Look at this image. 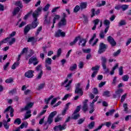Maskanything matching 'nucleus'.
Here are the masks:
<instances>
[{
    "instance_id": "f257e3e1",
    "label": "nucleus",
    "mask_w": 131,
    "mask_h": 131,
    "mask_svg": "<svg viewBox=\"0 0 131 131\" xmlns=\"http://www.w3.org/2000/svg\"><path fill=\"white\" fill-rule=\"evenodd\" d=\"M10 115L11 117H13L14 116V108H12V106H8L4 112V113L6 115V118L8 119L6 122H10L11 121V118H9V113H10Z\"/></svg>"
},
{
    "instance_id": "f03ea898",
    "label": "nucleus",
    "mask_w": 131,
    "mask_h": 131,
    "mask_svg": "<svg viewBox=\"0 0 131 131\" xmlns=\"http://www.w3.org/2000/svg\"><path fill=\"white\" fill-rule=\"evenodd\" d=\"M57 115V111H54L50 113L49 115L47 121L45 122V125H47V124H51L52 122H53V120L54 119V117Z\"/></svg>"
},
{
    "instance_id": "7ed1b4c3",
    "label": "nucleus",
    "mask_w": 131,
    "mask_h": 131,
    "mask_svg": "<svg viewBox=\"0 0 131 131\" xmlns=\"http://www.w3.org/2000/svg\"><path fill=\"white\" fill-rule=\"evenodd\" d=\"M106 49H108V45H105L103 42H100L99 46V49L98 51V54H103V53L106 52Z\"/></svg>"
},
{
    "instance_id": "20e7f679",
    "label": "nucleus",
    "mask_w": 131,
    "mask_h": 131,
    "mask_svg": "<svg viewBox=\"0 0 131 131\" xmlns=\"http://www.w3.org/2000/svg\"><path fill=\"white\" fill-rule=\"evenodd\" d=\"M80 111V105L76 107V110L74 111L73 114L72 115V118L76 120L80 117V115L78 114V112Z\"/></svg>"
},
{
    "instance_id": "39448f33",
    "label": "nucleus",
    "mask_w": 131,
    "mask_h": 131,
    "mask_svg": "<svg viewBox=\"0 0 131 131\" xmlns=\"http://www.w3.org/2000/svg\"><path fill=\"white\" fill-rule=\"evenodd\" d=\"M75 94L79 95V96H82L83 95V91L82 88H80V83H78L76 85V88L75 90Z\"/></svg>"
},
{
    "instance_id": "423d86ee",
    "label": "nucleus",
    "mask_w": 131,
    "mask_h": 131,
    "mask_svg": "<svg viewBox=\"0 0 131 131\" xmlns=\"http://www.w3.org/2000/svg\"><path fill=\"white\" fill-rule=\"evenodd\" d=\"M72 83V80H70L69 81V79H66L64 82L62 83V85L64 87L66 88L67 91H69L70 90V88H71V86L70 84Z\"/></svg>"
},
{
    "instance_id": "0eeeda50",
    "label": "nucleus",
    "mask_w": 131,
    "mask_h": 131,
    "mask_svg": "<svg viewBox=\"0 0 131 131\" xmlns=\"http://www.w3.org/2000/svg\"><path fill=\"white\" fill-rule=\"evenodd\" d=\"M4 43H7L9 42V46H12L13 43L16 42V39L15 38H11V37L6 38L3 40Z\"/></svg>"
},
{
    "instance_id": "6e6552de",
    "label": "nucleus",
    "mask_w": 131,
    "mask_h": 131,
    "mask_svg": "<svg viewBox=\"0 0 131 131\" xmlns=\"http://www.w3.org/2000/svg\"><path fill=\"white\" fill-rule=\"evenodd\" d=\"M34 20L32 21V24L30 25L31 29H33L34 28H36L37 27V25H38L39 23L37 21V17L36 16L33 17Z\"/></svg>"
},
{
    "instance_id": "1a4fd4ad",
    "label": "nucleus",
    "mask_w": 131,
    "mask_h": 131,
    "mask_svg": "<svg viewBox=\"0 0 131 131\" xmlns=\"http://www.w3.org/2000/svg\"><path fill=\"white\" fill-rule=\"evenodd\" d=\"M38 60H37V58L34 56L32 57L31 58L29 59V64L30 65V64H32L33 63V66H35L36 65H37L38 64Z\"/></svg>"
},
{
    "instance_id": "9d476101",
    "label": "nucleus",
    "mask_w": 131,
    "mask_h": 131,
    "mask_svg": "<svg viewBox=\"0 0 131 131\" xmlns=\"http://www.w3.org/2000/svg\"><path fill=\"white\" fill-rule=\"evenodd\" d=\"M107 41L111 45L112 47H115V46H116V41H115L114 38L111 36L107 37Z\"/></svg>"
},
{
    "instance_id": "9b49d317",
    "label": "nucleus",
    "mask_w": 131,
    "mask_h": 131,
    "mask_svg": "<svg viewBox=\"0 0 131 131\" xmlns=\"http://www.w3.org/2000/svg\"><path fill=\"white\" fill-rule=\"evenodd\" d=\"M66 128V124H64L62 125H59L57 126H55L53 129L55 131H58V130H63V129H65Z\"/></svg>"
},
{
    "instance_id": "f8f14e48",
    "label": "nucleus",
    "mask_w": 131,
    "mask_h": 131,
    "mask_svg": "<svg viewBox=\"0 0 131 131\" xmlns=\"http://www.w3.org/2000/svg\"><path fill=\"white\" fill-rule=\"evenodd\" d=\"M33 73H34V71L29 70L28 72L25 73V76L28 78H32L34 76Z\"/></svg>"
},
{
    "instance_id": "ddd939ff",
    "label": "nucleus",
    "mask_w": 131,
    "mask_h": 131,
    "mask_svg": "<svg viewBox=\"0 0 131 131\" xmlns=\"http://www.w3.org/2000/svg\"><path fill=\"white\" fill-rule=\"evenodd\" d=\"M66 33L64 32H62L61 30H58L56 32H55V37H60V36H62L64 37L66 35Z\"/></svg>"
},
{
    "instance_id": "4468645a",
    "label": "nucleus",
    "mask_w": 131,
    "mask_h": 131,
    "mask_svg": "<svg viewBox=\"0 0 131 131\" xmlns=\"http://www.w3.org/2000/svg\"><path fill=\"white\" fill-rule=\"evenodd\" d=\"M32 106H33V103L30 102L28 103L25 108H22L20 109V112H23V111H27L28 110H29V108H32Z\"/></svg>"
},
{
    "instance_id": "2eb2a0df",
    "label": "nucleus",
    "mask_w": 131,
    "mask_h": 131,
    "mask_svg": "<svg viewBox=\"0 0 131 131\" xmlns=\"http://www.w3.org/2000/svg\"><path fill=\"white\" fill-rule=\"evenodd\" d=\"M42 10V7H39L33 13L32 16L33 17H38V15L40 12H41Z\"/></svg>"
},
{
    "instance_id": "dca6fc26",
    "label": "nucleus",
    "mask_w": 131,
    "mask_h": 131,
    "mask_svg": "<svg viewBox=\"0 0 131 131\" xmlns=\"http://www.w3.org/2000/svg\"><path fill=\"white\" fill-rule=\"evenodd\" d=\"M101 64L104 70H106L107 69V66H106V63H107V58L105 57H101Z\"/></svg>"
},
{
    "instance_id": "f3484780",
    "label": "nucleus",
    "mask_w": 131,
    "mask_h": 131,
    "mask_svg": "<svg viewBox=\"0 0 131 131\" xmlns=\"http://www.w3.org/2000/svg\"><path fill=\"white\" fill-rule=\"evenodd\" d=\"M89 102V100L85 99L83 102V106L82 110L84 112H86V111L89 109V106H88V102Z\"/></svg>"
},
{
    "instance_id": "a211bd4d",
    "label": "nucleus",
    "mask_w": 131,
    "mask_h": 131,
    "mask_svg": "<svg viewBox=\"0 0 131 131\" xmlns=\"http://www.w3.org/2000/svg\"><path fill=\"white\" fill-rule=\"evenodd\" d=\"M67 24V20H66V19H61L60 21L58 23L57 25L59 28H61V27L63 26H66Z\"/></svg>"
},
{
    "instance_id": "6ab92c4d",
    "label": "nucleus",
    "mask_w": 131,
    "mask_h": 131,
    "mask_svg": "<svg viewBox=\"0 0 131 131\" xmlns=\"http://www.w3.org/2000/svg\"><path fill=\"white\" fill-rule=\"evenodd\" d=\"M51 24V17L48 16V14L45 16L44 24L49 25Z\"/></svg>"
},
{
    "instance_id": "aec40b11",
    "label": "nucleus",
    "mask_w": 131,
    "mask_h": 131,
    "mask_svg": "<svg viewBox=\"0 0 131 131\" xmlns=\"http://www.w3.org/2000/svg\"><path fill=\"white\" fill-rule=\"evenodd\" d=\"M29 117H31V111L30 110L27 111L25 115L24 118L23 119V120H26V119H28Z\"/></svg>"
},
{
    "instance_id": "412c9836",
    "label": "nucleus",
    "mask_w": 131,
    "mask_h": 131,
    "mask_svg": "<svg viewBox=\"0 0 131 131\" xmlns=\"http://www.w3.org/2000/svg\"><path fill=\"white\" fill-rule=\"evenodd\" d=\"M99 22H100V19H99L98 18L93 20V23L94 24V26L92 28V30H96L97 25H98V24H99Z\"/></svg>"
},
{
    "instance_id": "4be33fe9",
    "label": "nucleus",
    "mask_w": 131,
    "mask_h": 131,
    "mask_svg": "<svg viewBox=\"0 0 131 131\" xmlns=\"http://www.w3.org/2000/svg\"><path fill=\"white\" fill-rule=\"evenodd\" d=\"M79 45L80 46V43H81V46L82 47H85V43H86V40L83 38H79Z\"/></svg>"
},
{
    "instance_id": "5701e85b",
    "label": "nucleus",
    "mask_w": 131,
    "mask_h": 131,
    "mask_svg": "<svg viewBox=\"0 0 131 131\" xmlns=\"http://www.w3.org/2000/svg\"><path fill=\"white\" fill-rule=\"evenodd\" d=\"M36 71L38 73H42V66L41 64L38 65L35 68Z\"/></svg>"
},
{
    "instance_id": "b1692460",
    "label": "nucleus",
    "mask_w": 131,
    "mask_h": 131,
    "mask_svg": "<svg viewBox=\"0 0 131 131\" xmlns=\"http://www.w3.org/2000/svg\"><path fill=\"white\" fill-rule=\"evenodd\" d=\"M79 38H80V37H76L73 41L70 42V46L71 47H72V46H74V45H75V43L78 41V39H79Z\"/></svg>"
},
{
    "instance_id": "393cba45",
    "label": "nucleus",
    "mask_w": 131,
    "mask_h": 131,
    "mask_svg": "<svg viewBox=\"0 0 131 131\" xmlns=\"http://www.w3.org/2000/svg\"><path fill=\"white\" fill-rule=\"evenodd\" d=\"M30 29H31V27L30 25H28L27 26H26L24 29L25 34H27V33H28Z\"/></svg>"
},
{
    "instance_id": "a878e982",
    "label": "nucleus",
    "mask_w": 131,
    "mask_h": 131,
    "mask_svg": "<svg viewBox=\"0 0 131 131\" xmlns=\"http://www.w3.org/2000/svg\"><path fill=\"white\" fill-rule=\"evenodd\" d=\"M52 58L48 57L45 60L46 65H51L52 64Z\"/></svg>"
},
{
    "instance_id": "bb28decb",
    "label": "nucleus",
    "mask_w": 131,
    "mask_h": 131,
    "mask_svg": "<svg viewBox=\"0 0 131 131\" xmlns=\"http://www.w3.org/2000/svg\"><path fill=\"white\" fill-rule=\"evenodd\" d=\"M88 3L86 2H83L80 3V8L81 10H83V9H85L86 8V6Z\"/></svg>"
},
{
    "instance_id": "cd10ccee",
    "label": "nucleus",
    "mask_w": 131,
    "mask_h": 131,
    "mask_svg": "<svg viewBox=\"0 0 131 131\" xmlns=\"http://www.w3.org/2000/svg\"><path fill=\"white\" fill-rule=\"evenodd\" d=\"M3 125L6 129H8L10 127V124L8 123L6 120L3 121Z\"/></svg>"
},
{
    "instance_id": "c85d7f7f",
    "label": "nucleus",
    "mask_w": 131,
    "mask_h": 131,
    "mask_svg": "<svg viewBox=\"0 0 131 131\" xmlns=\"http://www.w3.org/2000/svg\"><path fill=\"white\" fill-rule=\"evenodd\" d=\"M19 12H20V8H19V7H16L14 9L12 14L13 16H16V14H18Z\"/></svg>"
},
{
    "instance_id": "c756f323",
    "label": "nucleus",
    "mask_w": 131,
    "mask_h": 131,
    "mask_svg": "<svg viewBox=\"0 0 131 131\" xmlns=\"http://www.w3.org/2000/svg\"><path fill=\"white\" fill-rule=\"evenodd\" d=\"M28 52V49L27 48H25L23 49L22 51L20 52V54L22 56L23 55H27Z\"/></svg>"
},
{
    "instance_id": "7c9ffc66",
    "label": "nucleus",
    "mask_w": 131,
    "mask_h": 131,
    "mask_svg": "<svg viewBox=\"0 0 131 131\" xmlns=\"http://www.w3.org/2000/svg\"><path fill=\"white\" fill-rule=\"evenodd\" d=\"M53 98H54V95H51L49 98H46L45 99V102L46 104L47 105H48V104H49L50 103V101H51V100H52V99H53Z\"/></svg>"
},
{
    "instance_id": "2f4dec72",
    "label": "nucleus",
    "mask_w": 131,
    "mask_h": 131,
    "mask_svg": "<svg viewBox=\"0 0 131 131\" xmlns=\"http://www.w3.org/2000/svg\"><path fill=\"white\" fill-rule=\"evenodd\" d=\"M20 65V62H15L12 65L11 67V69H13L14 70V69H16V67H18Z\"/></svg>"
},
{
    "instance_id": "473e14b6",
    "label": "nucleus",
    "mask_w": 131,
    "mask_h": 131,
    "mask_svg": "<svg viewBox=\"0 0 131 131\" xmlns=\"http://www.w3.org/2000/svg\"><path fill=\"white\" fill-rule=\"evenodd\" d=\"M77 68V65L75 63L70 67V71H74V70H76Z\"/></svg>"
},
{
    "instance_id": "72a5a7b5",
    "label": "nucleus",
    "mask_w": 131,
    "mask_h": 131,
    "mask_svg": "<svg viewBox=\"0 0 131 131\" xmlns=\"http://www.w3.org/2000/svg\"><path fill=\"white\" fill-rule=\"evenodd\" d=\"M14 124H18L19 125V124H21V123H22V121H21V119L20 118H17L14 120Z\"/></svg>"
},
{
    "instance_id": "f704fd0d",
    "label": "nucleus",
    "mask_w": 131,
    "mask_h": 131,
    "mask_svg": "<svg viewBox=\"0 0 131 131\" xmlns=\"http://www.w3.org/2000/svg\"><path fill=\"white\" fill-rule=\"evenodd\" d=\"M114 112H115V110H112L109 112H107L105 113L106 116H109V115H113Z\"/></svg>"
},
{
    "instance_id": "c9c22d12",
    "label": "nucleus",
    "mask_w": 131,
    "mask_h": 131,
    "mask_svg": "<svg viewBox=\"0 0 131 131\" xmlns=\"http://www.w3.org/2000/svg\"><path fill=\"white\" fill-rule=\"evenodd\" d=\"M60 18H61V17L59 15H55L53 18V24H55V23H56V21H57V20H59Z\"/></svg>"
},
{
    "instance_id": "e433bc0d",
    "label": "nucleus",
    "mask_w": 131,
    "mask_h": 131,
    "mask_svg": "<svg viewBox=\"0 0 131 131\" xmlns=\"http://www.w3.org/2000/svg\"><path fill=\"white\" fill-rule=\"evenodd\" d=\"M104 97H110V92L109 91H104L102 94Z\"/></svg>"
},
{
    "instance_id": "4c0bfd02",
    "label": "nucleus",
    "mask_w": 131,
    "mask_h": 131,
    "mask_svg": "<svg viewBox=\"0 0 131 131\" xmlns=\"http://www.w3.org/2000/svg\"><path fill=\"white\" fill-rule=\"evenodd\" d=\"M123 93V90L122 89H118L117 91L115 92V93L117 94V95H118L119 96H121V94Z\"/></svg>"
},
{
    "instance_id": "58836bf2",
    "label": "nucleus",
    "mask_w": 131,
    "mask_h": 131,
    "mask_svg": "<svg viewBox=\"0 0 131 131\" xmlns=\"http://www.w3.org/2000/svg\"><path fill=\"white\" fill-rule=\"evenodd\" d=\"M16 7H19V8H23V5H22V2L20 1H17L15 4Z\"/></svg>"
},
{
    "instance_id": "ea45409f",
    "label": "nucleus",
    "mask_w": 131,
    "mask_h": 131,
    "mask_svg": "<svg viewBox=\"0 0 131 131\" xmlns=\"http://www.w3.org/2000/svg\"><path fill=\"white\" fill-rule=\"evenodd\" d=\"M95 126V121H92L89 124L88 127L90 129H92V128H94Z\"/></svg>"
},
{
    "instance_id": "a19ab883",
    "label": "nucleus",
    "mask_w": 131,
    "mask_h": 131,
    "mask_svg": "<svg viewBox=\"0 0 131 131\" xmlns=\"http://www.w3.org/2000/svg\"><path fill=\"white\" fill-rule=\"evenodd\" d=\"M50 6L51 5H50V4H48L45 6V8H43V11L44 12H48Z\"/></svg>"
},
{
    "instance_id": "79ce46f5",
    "label": "nucleus",
    "mask_w": 131,
    "mask_h": 131,
    "mask_svg": "<svg viewBox=\"0 0 131 131\" xmlns=\"http://www.w3.org/2000/svg\"><path fill=\"white\" fill-rule=\"evenodd\" d=\"M121 9H122V11H125L128 9V5H123L121 6Z\"/></svg>"
},
{
    "instance_id": "37998d69",
    "label": "nucleus",
    "mask_w": 131,
    "mask_h": 131,
    "mask_svg": "<svg viewBox=\"0 0 131 131\" xmlns=\"http://www.w3.org/2000/svg\"><path fill=\"white\" fill-rule=\"evenodd\" d=\"M33 54H34V51L31 50L30 52V54H29L28 55H27L26 57V60H28V58L31 57V56H32V55H33Z\"/></svg>"
},
{
    "instance_id": "c03bdc74",
    "label": "nucleus",
    "mask_w": 131,
    "mask_h": 131,
    "mask_svg": "<svg viewBox=\"0 0 131 131\" xmlns=\"http://www.w3.org/2000/svg\"><path fill=\"white\" fill-rule=\"evenodd\" d=\"M98 99H99V96H97L93 100L92 103L90 105L92 107H93L94 104H95V102H97L98 101Z\"/></svg>"
},
{
    "instance_id": "a18cd8bd",
    "label": "nucleus",
    "mask_w": 131,
    "mask_h": 131,
    "mask_svg": "<svg viewBox=\"0 0 131 131\" xmlns=\"http://www.w3.org/2000/svg\"><path fill=\"white\" fill-rule=\"evenodd\" d=\"M99 37L101 38H105V33H104V31H101L99 33Z\"/></svg>"
},
{
    "instance_id": "49530a36",
    "label": "nucleus",
    "mask_w": 131,
    "mask_h": 131,
    "mask_svg": "<svg viewBox=\"0 0 131 131\" xmlns=\"http://www.w3.org/2000/svg\"><path fill=\"white\" fill-rule=\"evenodd\" d=\"M79 10H80V7L78 5L76 6L74 9V13H77Z\"/></svg>"
},
{
    "instance_id": "de8ad7c7",
    "label": "nucleus",
    "mask_w": 131,
    "mask_h": 131,
    "mask_svg": "<svg viewBox=\"0 0 131 131\" xmlns=\"http://www.w3.org/2000/svg\"><path fill=\"white\" fill-rule=\"evenodd\" d=\"M62 120V117H60L59 116H57L55 118V122H59V121H61Z\"/></svg>"
},
{
    "instance_id": "09e8293b",
    "label": "nucleus",
    "mask_w": 131,
    "mask_h": 131,
    "mask_svg": "<svg viewBox=\"0 0 131 131\" xmlns=\"http://www.w3.org/2000/svg\"><path fill=\"white\" fill-rule=\"evenodd\" d=\"M99 69H100V67L98 66H96L92 68V70H93V71H99Z\"/></svg>"
},
{
    "instance_id": "8fccbe9b",
    "label": "nucleus",
    "mask_w": 131,
    "mask_h": 131,
    "mask_svg": "<svg viewBox=\"0 0 131 131\" xmlns=\"http://www.w3.org/2000/svg\"><path fill=\"white\" fill-rule=\"evenodd\" d=\"M123 107L124 108V111L125 112H127V111H128V107H127V103H124L123 104Z\"/></svg>"
},
{
    "instance_id": "3c124183",
    "label": "nucleus",
    "mask_w": 131,
    "mask_h": 131,
    "mask_svg": "<svg viewBox=\"0 0 131 131\" xmlns=\"http://www.w3.org/2000/svg\"><path fill=\"white\" fill-rule=\"evenodd\" d=\"M48 46H46L42 47L43 51L44 53H47V50L46 49H48V48H50L51 47V45H50L49 42L48 43Z\"/></svg>"
},
{
    "instance_id": "603ef678",
    "label": "nucleus",
    "mask_w": 131,
    "mask_h": 131,
    "mask_svg": "<svg viewBox=\"0 0 131 131\" xmlns=\"http://www.w3.org/2000/svg\"><path fill=\"white\" fill-rule=\"evenodd\" d=\"M42 30V27L40 26L37 29V31L36 32V35H38L39 34V33Z\"/></svg>"
},
{
    "instance_id": "864d4df0",
    "label": "nucleus",
    "mask_w": 131,
    "mask_h": 131,
    "mask_svg": "<svg viewBox=\"0 0 131 131\" xmlns=\"http://www.w3.org/2000/svg\"><path fill=\"white\" fill-rule=\"evenodd\" d=\"M42 74H43V72L38 73V75L36 78V79L37 80H38V79H40V78H41V76H42Z\"/></svg>"
},
{
    "instance_id": "5fc2aeb1",
    "label": "nucleus",
    "mask_w": 131,
    "mask_h": 131,
    "mask_svg": "<svg viewBox=\"0 0 131 131\" xmlns=\"http://www.w3.org/2000/svg\"><path fill=\"white\" fill-rule=\"evenodd\" d=\"M69 97H71V94H68L66 95L62 99V101H65L66 100H67Z\"/></svg>"
},
{
    "instance_id": "6e6d98bb",
    "label": "nucleus",
    "mask_w": 131,
    "mask_h": 131,
    "mask_svg": "<svg viewBox=\"0 0 131 131\" xmlns=\"http://www.w3.org/2000/svg\"><path fill=\"white\" fill-rule=\"evenodd\" d=\"M82 51L83 52V53H85L86 54H89L91 53V49H82Z\"/></svg>"
},
{
    "instance_id": "4d7b16f0",
    "label": "nucleus",
    "mask_w": 131,
    "mask_h": 131,
    "mask_svg": "<svg viewBox=\"0 0 131 131\" xmlns=\"http://www.w3.org/2000/svg\"><path fill=\"white\" fill-rule=\"evenodd\" d=\"M126 94H125L124 95H122L121 98V103H123L124 102V100H125V98H126Z\"/></svg>"
},
{
    "instance_id": "13d9d810",
    "label": "nucleus",
    "mask_w": 131,
    "mask_h": 131,
    "mask_svg": "<svg viewBox=\"0 0 131 131\" xmlns=\"http://www.w3.org/2000/svg\"><path fill=\"white\" fill-rule=\"evenodd\" d=\"M120 52H121V50H120V49H119L116 52H115L113 54L114 57H117V56H118V55L120 54Z\"/></svg>"
},
{
    "instance_id": "bf43d9fd",
    "label": "nucleus",
    "mask_w": 131,
    "mask_h": 131,
    "mask_svg": "<svg viewBox=\"0 0 131 131\" xmlns=\"http://www.w3.org/2000/svg\"><path fill=\"white\" fill-rule=\"evenodd\" d=\"M103 24H104V25H106V27H108V26H110L109 25H110V21L106 19L104 20Z\"/></svg>"
},
{
    "instance_id": "052dcab7",
    "label": "nucleus",
    "mask_w": 131,
    "mask_h": 131,
    "mask_svg": "<svg viewBox=\"0 0 131 131\" xmlns=\"http://www.w3.org/2000/svg\"><path fill=\"white\" fill-rule=\"evenodd\" d=\"M119 75H122L123 74V67H120L119 69Z\"/></svg>"
},
{
    "instance_id": "680f3d73",
    "label": "nucleus",
    "mask_w": 131,
    "mask_h": 131,
    "mask_svg": "<svg viewBox=\"0 0 131 131\" xmlns=\"http://www.w3.org/2000/svg\"><path fill=\"white\" fill-rule=\"evenodd\" d=\"M129 78V77H128V75H126L122 77V79L124 81H127V80H128Z\"/></svg>"
},
{
    "instance_id": "e2e57ef3",
    "label": "nucleus",
    "mask_w": 131,
    "mask_h": 131,
    "mask_svg": "<svg viewBox=\"0 0 131 131\" xmlns=\"http://www.w3.org/2000/svg\"><path fill=\"white\" fill-rule=\"evenodd\" d=\"M35 39V38L34 37H30L28 39V42H32V41H34Z\"/></svg>"
},
{
    "instance_id": "0e129e2a",
    "label": "nucleus",
    "mask_w": 131,
    "mask_h": 131,
    "mask_svg": "<svg viewBox=\"0 0 131 131\" xmlns=\"http://www.w3.org/2000/svg\"><path fill=\"white\" fill-rule=\"evenodd\" d=\"M27 122H23L19 127L20 128H24V126H25V125L27 126Z\"/></svg>"
},
{
    "instance_id": "69168bd1",
    "label": "nucleus",
    "mask_w": 131,
    "mask_h": 131,
    "mask_svg": "<svg viewBox=\"0 0 131 131\" xmlns=\"http://www.w3.org/2000/svg\"><path fill=\"white\" fill-rule=\"evenodd\" d=\"M123 25H125V20H122L120 21L119 26H122Z\"/></svg>"
},
{
    "instance_id": "338daca9",
    "label": "nucleus",
    "mask_w": 131,
    "mask_h": 131,
    "mask_svg": "<svg viewBox=\"0 0 131 131\" xmlns=\"http://www.w3.org/2000/svg\"><path fill=\"white\" fill-rule=\"evenodd\" d=\"M57 100H58V98H53V100L51 101V105H54L57 102Z\"/></svg>"
},
{
    "instance_id": "774afa93",
    "label": "nucleus",
    "mask_w": 131,
    "mask_h": 131,
    "mask_svg": "<svg viewBox=\"0 0 131 131\" xmlns=\"http://www.w3.org/2000/svg\"><path fill=\"white\" fill-rule=\"evenodd\" d=\"M97 73H98V71H94L91 75V77H92V78H95L96 74H97Z\"/></svg>"
}]
</instances>
